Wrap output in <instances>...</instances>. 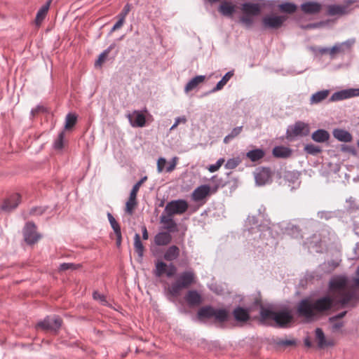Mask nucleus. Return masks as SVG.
Wrapping results in <instances>:
<instances>
[{
    "instance_id": "5",
    "label": "nucleus",
    "mask_w": 359,
    "mask_h": 359,
    "mask_svg": "<svg viewBox=\"0 0 359 359\" xmlns=\"http://www.w3.org/2000/svg\"><path fill=\"white\" fill-rule=\"evenodd\" d=\"M241 22H254L259 17L269 15V0L245 2L241 5Z\"/></svg>"
},
{
    "instance_id": "49",
    "label": "nucleus",
    "mask_w": 359,
    "mask_h": 359,
    "mask_svg": "<svg viewBox=\"0 0 359 359\" xmlns=\"http://www.w3.org/2000/svg\"><path fill=\"white\" fill-rule=\"evenodd\" d=\"M241 163V160L238 157L232 158L227 161L224 164L226 169H233Z\"/></svg>"
},
{
    "instance_id": "42",
    "label": "nucleus",
    "mask_w": 359,
    "mask_h": 359,
    "mask_svg": "<svg viewBox=\"0 0 359 359\" xmlns=\"http://www.w3.org/2000/svg\"><path fill=\"white\" fill-rule=\"evenodd\" d=\"M167 264L163 262H158L155 264V269L154 271L156 277H161L166 273Z\"/></svg>"
},
{
    "instance_id": "6",
    "label": "nucleus",
    "mask_w": 359,
    "mask_h": 359,
    "mask_svg": "<svg viewBox=\"0 0 359 359\" xmlns=\"http://www.w3.org/2000/svg\"><path fill=\"white\" fill-rule=\"evenodd\" d=\"M195 280V273L189 270L181 273L178 278L171 283L166 289V296L170 301H173L172 298L180 295L183 289L188 288Z\"/></svg>"
},
{
    "instance_id": "62",
    "label": "nucleus",
    "mask_w": 359,
    "mask_h": 359,
    "mask_svg": "<svg viewBox=\"0 0 359 359\" xmlns=\"http://www.w3.org/2000/svg\"><path fill=\"white\" fill-rule=\"evenodd\" d=\"M166 163H167L166 160L164 158H160L158 159V161H157L156 168H157V172L158 173H161L163 171L164 167L166 165Z\"/></svg>"
},
{
    "instance_id": "64",
    "label": "nucleus",
    "mask_w": 359,
    "mask_h": 359,
    "mask_svg": "<svg viewBox=\"0 0 359 359\" xmlns=\"http://www.w3.org/2000/svg\"><path fill=\"white\" fill-rule=\"evenodd\" d=\"M346 313V311H341L340 313H338L337 314L331 316L328 318L329 322H334L337 320H339V319L342 318Z\"/></svg>"
},
{
    "instance_id": "63",
    "label": "nucleus",
    "mask_w": 359,
    "mask_h": 359,
    "mask_svg": "<svg viewBox=\"0 0 359 359\" xmlns=\"http://www.w3.org/2000/svg\"><path fill=\"white\" fill-rule=\"evenodd\" d=\"M277 344L279 346H294L295 345V341L292 339H281L277 341Z\"/></svg>"
},
{
    "instance_id": "7",
    "label": "nucleus",
    "mask_w": 359,
    "mask_h": 359,
    "mask_svg": "<svg viewBox=\"0 0 359 359\" xmlns=\"http://www.w3.org/2000/svg\"><path fill=\"white\" fill-rule=\"evenodd\" d=\"M261 319L273 320L277 326L281 328H285L292 320V315L287 309H283L279 311H273L269 309L261 308L259 311Z\"/></svg>"
},
{
    "instance_id": "44",
    "label": "nucleus",
    "mask_w": 359,
    "mask_h": 359,
    "mask_svg": "<svg viewBox=\"0 0 359 359\" xmlns=\"http://www.w3.org/2000/svg\"><path fill=\"white\" fill-rule=\"evenodd\" d=\"M77 121V116L74 114H68L65 117V129L69 130L74 127Z\"/></svg>"
},
{
    "instance_id": "53",
    "label": "nucleus",
    "mask_w": 359,
    "mask_h": 359,
    "mask_svg": "<svg viewBox=\"0 0 359 359\" xmlns=\"http://www.w3.org/2000/svg\"><path fill=\"white\" fill-rule=\"evenodd\" d=\"M136 205V197L133 198H131V195L129 196V199L126 203V212L129 214L132 215L133 212V208Z\"/></svg>"
},
{
    "instance_id": "57",
    "label": "nucleus",
    "mask_w": 359,
    "mask_h": 359,
    "mask_svg": "<svg viewBox=\"0 0 359 359\" xmlns=\"http://www.w3.org/2000/svg\"><path fill=\"white\" fill-rule=\"evenodd\" d=\"M224 158H221L218 159L215 164H212V165H209V167H208L209 172H216L221 167V165L224 163Z\"/></svg>"
},
{
    "instance_id": "25",
    "label": "nucleus",
    "mask_w": 359,
    "mask_h": 359,
    "mask_svg": "<svg viewBox=\"0 0 359 359\" xmlns=\"http://www.w3.org/2000/svg\"><path fill=\"white\" fill-rule=\"evenodd\" d=\"M184 299L189 306H197L202 302L201 294L194 290L188 291L184 296Z\"/></svg>"
},
{
    "instance_id": "50",
    "label": "nucleus",
    "mask_w": 359,
    "mask_h": 359,
    "mask_svg": "<svg viewBox=\"0 0 359 359\" xmlns=\"http://www.w3.org/2000/svg\"><path fill=\"white\" fill-rule=\"evenodd\" d=\"M337 216L336 212L332 211H320L318 212V217L320 219H323L325 220H328L330 219L334 218Z\"/></svg>"
},
{
    "instance_id": "11",
    "label": "nucleus",
    "mask_w": 359,
    "mask_h": 359,
    "mask_svg": "<svg viewBox=\"0 0 359 359\" xmlns=\"http://www.w3.org/2000/svg\"><path fill=\"white\" fill-rule=\"evenodd\" d=\"M188 203L184 199H177L169 201L165 208L163 214L172 216L181 215L187 212Z\"/></svg>"
},
{
    "instance_id": "12",
    "label": "nucleus",
    "mask_w": 359,
    "mask_h": 359,
    "mask_svg": "<svg viewBox=\"0 0 359 359\" xmlns=\"http://www.w3.org/2000/svg\"><path fill=\"white\" fill-rule=\"evenodd\" d=\"M62 319L56 315L48 316L36 324V327L42 330L57 332L62 326Z\"/></svg>"
},
{
    "instance_id": "10",
    "label": "nucleus",
    "mask_w": 359,
    "mask_h": 359,
    "mask_svg": "<svg viewBox=\"0 0 359 359\" xmlns=\"http://www.w3.org/2000/svg\"><path fill=\"white\" fill-rule=\"evenodd\" d=\"M309 125L304 121H298L290 125L286 130V138L292 141L297 137H306L309 134Z\"/></svg>"
},
{
    "instance_id": "39",
    "label": "nucleus",
    "mask_w": 359,
    "mask_h": 359,
    "mask_svg": "<svg viewBox=\"0 0 359 359\" xmlns=\"http://www.w3.org/2000/svg\"><path fill=\"white\" fill-rule=\"evenodd\" d=\"M134 248L140 258H142L144 255V247L140 241L139 233H136L134 236Z\"/></svg>"
},
{
    "instance_id": "36",
    "label": "nucleus",
    "mask_w": 359,
    "mask_h": 359,
    "mask_svg": "<svg viewBox=\"0 0 359 359\" xmlns=\"http://www.w3.org/2000/svg\"><path fill=\"white\" fill-rule=\"evenodd\" d=\"M265 155V151L263 149L257 148L250 150L247 153V157L252 161L256 162L261 158H263Z\"/></svg>"
},
{
    "instance_id": "41",
    "label": "nucleus",
    "mask_w": 359,
    "mask_h": 359,
    "mask_svg": "<svg viewBox=\"0 0 359 359\" xmlns=\"http://www.w3.org/2000/svg\"><path fill=\"white\" fill-rule=\"evenodd\" d=\"M339 265V262L334 260L328 261L327 262H323L320 265V268L322 270L327 273H331Z\"/></svg>"
},
{
    "instance_id": "13",
    "label": "nucleus",
    "mask_w": 359,
    "mask_h": 359,
    "mask_svg": "<svg viewBox=\"0 0 359 359\" xmlns=\"http://www.w3.org/2000/svg\"><path fill=\"white\" fill-rule=\"evenodd\" d=\"M323 8L324 5L316 1H305L299 7L304 15L309 16L318 15Z\"/></svg>"
},
{
    "instance_id": "9",
    "label": "nucleus",
    "mask_w": 359,
    "mask_h": 359,
    "mask_svg": "<svg viewBox=\"0 0 359 359\" xmlns=\"http://www.w3.org/2000/svg\"><path fill=\"white\" fill-rule=\"evenodd\" d=\"M198 316L200 318H215V321L223 323L229 318V313L225 309H215L212 306H203L198 311Z\"/></svg>"
},
{
    "instance_id": "45",
    "label": "nucleus",
    "mask_w": 359,
    "mask_h": 359,
    "mask_svg": "<svg viewBox=\"0 0 359 359\" xmlns=\"http://www.w3.org/2000/svg\"><path fill=\"white\" fill-rule=\"evenodd\" d=\"M115 43H113L110 46H109L105 50L101 53L95 65L96 67L101 66L102 64L104 62L105 58L107 57V55L109 54L110 50H113L115 48Z\"/></svg>"
},
{
    "instance_id": "56",
    "label": "nucleus",
    "mask_w": 359,
    "mask_h": 359,
    "mask_svg": "<svg viewBox=\"0 0 359 359\" xmlns=\"http://www.w3.org/2000/svg\"><path fill=\"white\" fill-rule=\"evenodd\" d=\"M93 297L94 299L99 301L102 305H107V299H106V297L99 293L97 291H95L93 292Z\"/></svg>"
},
{
    "instance_id": "26",
    "label": "nucleus",
    "mask_w": 359,
    "mask_h": 359,
    "mask_svg": "<svg viewBox=\"0 0 359 359\" xmlns=\"http://www.w3.org/2000/svg\"><path fill=\"white\" fill-rule=\"evenodd\" d=\"M161 223L165 225V229L168 230V232H175L177 231V224L176 222L173 220L171 216L165 215L163 213L160 217Z\"/></svg>"
},
{
    "instance_id": "17",
    "label": "nucleus",
    "mask_w": 359,
    "mask_h": 359,
    "mask_svg": "<svg viewBox=\"0 0 359 359\" xmlns=\"http://www.w3.org/2000/svg\"><path fill=\"white\" fill-rule=\"evenodd\" d=\"M355 97H359V88H348L337 91L334 93L331 97L329 98V100L331 102H336Z\"/></svg>"
},
{
    "instance_id": "29",
    "label": "nucleus",
    "mask_w": 359,
    "mask_h": 359,
    "mask_svg": "<svg viewBox=\"0 0 359 359\" xmlns=\"http://www.w3.org/2000/svg\"><path fill=\"white\" fill-rule=\"evenodd\" d=\"M219 12L224 16H232L236 12V6L230 1H223L218 8Z\"/></svg>"
},
{
    "instance_id": "46",
    "label": "nucleus",
    "mask_w": 359,
    "mask_h": 359,
    "mask_svg": "<svg viewBox=\"0 0 359 359\" xmlns=\"http://www.w3.org/2000/svg\"><path fill=\"white\" fill-rule=\"evenodd\" d=\"M131 8V5L130 4H126L121 12L118 15V19L116 22H123L125 20L126 16L128 14Z\"/></svg>"
},
{
    "instance_id": "37",
    "label": "nucleus",
    "mask_w": 359,
    "mask_h": 359,
    "mask_svg": "<svg viewBox=\"0 0 359 359\" xmlns=\"http://www.w3.org/2000/svg\"><path fill=\"white\" fill-rule=\"evenodd\" d=\"M209 189L210 188L208 185H201L196 189L194 194H192V196L196 201L202 200L208 196Z\"/></svg>"
},
{
    "instance_id": "48",
    "label": "nucleus",
    "mask_w": 359,
    "mask_h": 359,
    "mask_svg": "<svg viewBox=\"0 0 359 359\" xmlns=\"http://www.w3.org/2000/svg\"><path fill=\"white\" fill-rule=\"evenodd\" d=\"M107 217H108L109 222L110 223V225L113 229V231L115 232H118L121 231L120 226L118 223L115 219L114 217L111 213H107Z\"/></svg>"
},
{
    "instance_id": "30",
    "label": "nucleus",
    "mask_w": 359,
    "mask_h": 359,
    "mask_svg": "<svg viewBox=\"0 0 359 359\" xmlns=\"http://www.w3.org/2000/svg\"><path fill=\"white\" fill-rule=\"evenodd\" d=\"M329 93L330 90L327 89L316 92L313 95H311L310 97L309 104L311 105H314L320 103L323 100L328 97Z\"/></svg>"
},
{
    "instance_id": "21",
    "label": "nucleus",
    "mask_w": 359,
    "mask_h": 359,
    "mask_svg": "<svg viewBox=\"0 0 359 359\" xmlns=\"http://www.w3.org/2000/svg\"><path fill=\"white\" fill-rule=\"evenodd\" d=\"M233 317L237 322L245 323L250 318L248 309L237 306L233 311Z\"/></svg>"
},
{
    "instance_id": "55",
    "label": "nucleus",
    "mask_w": 359,
    "mask_h": 359,
    "mask_svg": "<svg viewBox=\"0 0 359 359\" xmlns=\"http://www.w3.org/2000/svg\"><path fill=\"white\" fill-rule=\"evenodd\" d=\"M327 24H301V28L304 30L320 29Z\"/></svg>"
},
{
    "instance_id": "14",
    "label": "nucleus",
    "mask_w": 359,
    "mask_h": 359,
    "mask_svg": "<svg viewBox=\"0 0 359 359\" xmlns=\"http://www.w3.org/2000/svg\"><path fill=\"white\" fill-rule=\"evenodd\" d=\"M254 178L256 185L264 186L271 182V171L268 167L259 166L255 168Z\"/></svg>"
},
{
    "instance_id": "43",
    "label": "nucleus",
    "mask_w": 359,
    "mask_h": 359,
    "mask_svg": "<svg viewBox=\"0 0 359 359\" xmlns=\"http://www.w3.org/2000/svg\"><path fill=\"white\" fill-rule=\"evenodd\" d=\"M304 149L306 154L313 156H317L322 151V149L320 147L315 145L313 144H308L305 145Z\"/></svg>"
},
{
    "instance_id": "19",
    "label": "nucleus",
    "mask_w": 359,
    "mask_h": 359,
    "mask_svg": "<svg viewBox=\"0 0 359 359\" xmlns=\"http://www.w3.org/2000/svg\"><path fill=\"white\" fill-rule=\"evenodd\" d=\"M20 201V196L18 194H15L10 197L7 198L3 202L1 209L3 211L11 212L17 208Z\"/></svg>"
},
{
    "instance_id": "35",
    "label": "nucleus",
    "mask_w": 359,
    "mask_h": 359,
    "mask_svg": "<svg viewBox=\"0 0 359 359\" xmlns=\"http://www.w3.org/2000/svg\"><path fill=\"white\" fill-rule=\"evenodd\" d=\"M205 76L199 75L196 77L191 79L190 81L187 82L184 87V91L188 93L191 90L196 88L198 85L205 81Z\"/></svg>"
},
{
    "instance_id": "18",
    "label": "nucleus",
    "mask_w": 359,
    "mask_h": 359,
    "mask_svg": "<svg viewBox=\"0 0 359 359\" xmlns=\"http://www.w3.org/2000/svg\"><path fill=\"white\" fill-rule=\"evenodd\" d=\"M355 43V39L352 38L342 43H336L330 49V55H333L337 53H344L346 50H351V47Z\"/></svg>"
},
{
    "instance_id": "33",
    "label": "nucleus",
    "mask_w": 359,
    "mask_h": 359,
    "mask_svg": "<svg viewBox=\"0 0 359 359\" xmlns=\"http://www.w3.org/2000/svg\"><path fill=\"white\" fill-rule=\"evenodd\" d=\"M272 154L276 158H287L291 155V149L285 146H275Z\"/></svg>"
},
{
    "instance_id": "31",
    "label": "nucleus",
    "mask_w": 359,
    "mask_h": 359,
    "mask_svg": "<svg viewBox=\"0 0 359 359\" xmlns=\"http://www.w3.org/2000/svg\"><path fill=\"white\" fill-rule=\"evenodd\" d=\"M285 178L288 181V187H290L291 191L299 187L300 181L299 175L297 172H288L285 175Z\"/></svg>"
},
{
    "instance_id": "54",
    "label": "nucleus",
    "mask_w": 359,
    "mask_h": 359,
    "mask_svg": "<svg viewBox=\"0 0 359 359\" xmlns=\"http://www.w3.org/2000/svg\"><path fill=\"white\" fill-rule=\"evenodd\" d=\"M187 118L185 116H178L175 118V121H174V123L172 125V126L170 128V131H172L177 128V126L181 124H185L187 123Z\"/></svg>"
},
{
    "instance_id": "24",
    "label": "nucleus",
    "mask_w": 359,
    "mask_h": 359,
    "mask_svg": "<svg viewBox=\"0 0 359 359\" xmlns=\"http://www.w3.org/2000/svg\"><path fill=\"white\" fill-rule=\"evenodd\" d=\"M171 234L168 231L158 232L154 236V243L157 246L168 245L171 242Z\"/></svg>"
},
{
    "instance_id": "16",
    "label": "nucleus",
    "mask_w": 359,
    "mask_h": 359,
    "mask_svg": "<svg viewBox=\"0 0 359 359\" xmlns=\"http://www.w3.org/2000/svg\"><path fill=\"white\" fill-rule=\"evenodd\" d=\"M23 236L25 243L32 245L37 243L41 238V234L36 232V226L33 222H27L23 229Z\"/></svg>"
},
{
    "instance_id": "28",
    "label": "nucleus",
    "mask_w": 359,
    "mask_h": 359,
    "mask_svg": "<svg viewBox=\"0 0 359 359\" xmlns=\"http://www.w3.org/2000/svg\"><path fill=\"white\" fill-rule=\"evenodd\" d=\"M311 137L317 143H325L330 139V133L324 129H318L311 133Z\"/></svg>"
},
{
    "instance_id": "4",
    "label": "nucleus",
    "mask_w": 359,
    "mask_h": 359,
    "mask_svg": "<svg viewBox=\"0 0 359 359\" xmlns=\"http://www.w3.org/2000/svg\"><path fill=\"white\" fill-rule=\"evenodd\" d=\"M334 304L333 298L323 296L315 301H311L309 297L302 299L297 306V313L300 316L307 319L313 318L317 313L325 312L331 309Z\"/></svg>"
},
{
    "instance_id": "32",
    "label": "nucleus",
    "mask_w": 359,
    "mask_h": 359,
    "mask_svg": "<svg viewBox=\"0 0 359 359\" xmlns=\"http://www.w3.org/2000/svg\"><path fill=\"white\" fill-rule=\"evenodd\" d=\"M51 2H52V0H48L46 2V4H43L40 8V9L38 11V12L36 13V18H35L34 20L33 21V22H41V21H43L45 19V18L47 15V13L49 10Z\"/></svg>"
},
{
    "instance_id": "2",
    "label": "nucleus",
    "mask_w": 359,
    "mask_h": 359,
    "mask_svg": "<svg viewBox=\"0 0 359 359\" xmlns=\"http://www.w3.org/2000/svg\"><path fill=\"white\" fill-rule=\"evenodd\" d=\"M328 289L337 296V302L342 308H354L359 302V294L348 290V278L344 276H335L330 279Z\"/></svg>"
},
{
    "instance_id": "60",
    "label": "nucleus",
    "mask_w": 359,
    "mask_h": 359,
    "mask_svg": "<svg viewBox=\"0 0 359 359\" xmlns=\"http://www.w3.org/2000/svg\"><path fill=\"white\" fill-rule=\"evenodd\" d=\"M168 270H166V276L168 278H172L177 271L176 266L170 262L168 265H167Z\"/></svg>"
},
{
    "instance_id": "20",
    "label": "nucleus",
    "mask_w": 359,
    "mask_h": 359,
    "mask_svg": "<svg viewBox=\"0 0 359 359\" xmlns=\"http://www.w3.org/2000/svg\"><path fill=\"white\" fill-rule=\"evenodd\" d=\"M128 116L133 127L142 128L145 126L146 117L142 112L135 111Z\"/></svg>"
},
{
    "instance_id": "59",
    "label": "nucleus",
    "mask_w": 359,
    "mask_h": 359,
    "mask_svg": "<svg viewBox=\"0 0 359 359\" xmlns=\"http://www.w3.org/2000/svg\"><path fill=\"white\" fill-rule=\"evenodd\" d=\"M341 151L345 153H349L355 156L357 154L356 149L354 146L341 145Z\"/></svg>"
},
{
    "instance_id": "27",
    "label": "nucleus",
    "mask_w": 359,
    "mask_h": 359,
    "mask_svg": "<svg viewBox=\"0 0 359 359\" xmlns=\"http://www.w3.org/2000/svg\"><path fill=\"white\" fill-rule=\"evenodd\" d=\"M306 245H307L308 250L310 252H322L321 241L320 238L316 235H314L310 238V240L307 241Z\"/></svg>"
},
{
    "instance_id": "52",
    "label": "nucleus",
    "mask_w": 359,
    "mask_h": 359,
    "mask_svg": "<svg viewBox=\"0 0 359 359\" xmlns=\"http://www.w3.org/2000/svg\"><path fill=\"white\" fill-rule=\"evenodd\" d=\"M79 266V264H72V262H63L60 265L59 269L60 271H67V270H76Z\"/></svg>"
},
{
    "instance_id": "58",
    "label": "nucleus",
    "mask_w": 359,
    "mask_h": 359,
    "mask_svg": "<svg viewBox=\"0 0 359 359\" xmlns=\"http://www.w3.org/2000/svg\"><path fill=\"white\" fill-rule=\"evenodd\" d=\"M283 24H261L260 29L262 31H266L270 29H277L281 27Z\"/></svg>"
},
{
    "instance_id": "8",
    "label": "nucleus",
    "mask_w": 359,
    "mask_h": 359,
    "mask_svg": "<svg viewBox=\"0 0 359 359\" xmlns=\"http://www.w3.org/2000/svg\"><path fill=\"white\" fill-rule=\"evenodd\" d=\"M324 8H325V15L333 17L335 19L347 15L355 10L353 1L346 0H344L343 4H330L324 6Z\"/></svg>"
},
{
    "instance_id": "15",
    "label": "nucleus",
    "mask_w": 359,
    "mask_h": 359,
    "mask_svg": "<svg viewBox=\"0 0 359 359\" xmlns=\"http://www.w3.org/2000/svg\"><path fill=\"white\" fill-rule=\"evenodd\" d=\"M313 222V220H305L302 219L299 221V224H296L292 222L282 223L281 229L284 231V233L290 236L292 238L302 237V229L301 226H304L306 223Z\"/></svg>"
},
{
    "instance_id": "3",
    "label": "nucleus",
    "mask_w": 359,
    "mask_h": 359,
    "mask_svg": "<svg viewBox=\"0 0 359 359\" xmlns=\"http://www.w3.org/2000/svg\"><path fill=\"white\" fill-rule=\"evenodd\" d=\"M269 15L262 18L260 22H285L299 10V6L290 0H269Z\"/></svg>"
},
{
    "instance_id": "23",
    "label": "nucleus",
    "mask_w": 359,
    "mask_h": 359,
    "mask_svg": "<svg viewBox=\"0 0 359 359\" xmlns=\"http://www.w3.org/2000/svg\"><path fill=\"white\" fill-rule=\"evenodd\" d=\"M180 255V249L176 245H170L165 251L163 259L169 262L175 261Z\"/></svg>"
},
{
    "instance_id": "61",
    "label": "nucleus",
    "mask_w": 359,
    "mask_h": 359,
    "mask_svg": "<svg viewBox=\"0 0 359 359\" xmlns=\"http://www.w3.org/2000/svg\"><path fill=\"white\" fill-rule=\"evenodd\" d=\"M46 208L43 207H34L30 210L29 214L32 215H42L46 212Z\"/></svg>"
},
{
    "instance_id": "47",
    "label": "nucleus",
    "mask_w": 359,
    "mask_h": 359,
    "mask_svg": "<svg viewBox=\"0 0 359 359\" xmlns=\"http://www.w3.org/2000/svg\"><path fill=\"white\" fill-rule=\"evenodd\" d=\"M64 139H65V132L61 131L58 135V137L56 139L55 142H53V148H55L56 149H62L63 145H64Z\"/></svg>"
},
{
    "instance_id": "34",
    "label": "nucleus",
    "mask_w": 359,
    "mask_h": 359,
    "mask_svg": "<svg viewBox=\"0 0 359 359\" xmlns=\"http://www.w3.org/2000/svg\"><path fill=\"white\" fill-rule=\"evenodd\" d=\"M233 76V72L232 71L227 72L222 78L220 81H219L215 87L211 89L209 91V93H214L218 90L222 89L224 85L228 82L231 77Z\"/></svg>"
},
{
    "instance_id": "1",
    "label": "nucleus",
    "mask_w": 359,
    "mask_h": 359,
    "mask_svg": "<svg viewBox=\"0 0 359 359\" xmlns=\"http://www.w3.org/2000/svg\"><path fill=\"white\" fill-rule=\"evenodd\" d=\"M266 208L261 205L257 210V216H249L245 226L248 227L245 235L253 248H264V246H273L276 240L272 233L275 225L270 226V220L265 214Z\"/></svg>"
},
{
    "instance_id": "40",
    "label": "nucleus",
    "mask_w": 359,
    "mask_h": 359,
    "mask_svg": "<svg viewBox=\"0 0 359 359\" xmlns=\"http://www.w3.org/2000/svg\"><path fill=\"white\" fill-rule=\"evenodd\" d=\"M243 130V126L236 127L231 130V132L226 135L224 139V144H229L233 139H235Z\"/></svg>"
},
{
    "instance_id": "51",
    "label": "nucleus",
    "mask_w": 359,
    "mask_h": 359,
    "mask_svg": "<svg viewBox=\"0 0 359 359\" xmlns=\"http://www.w3.org/2000/svg\"><path fill=\"white\" fill-rule=\"evenodd\" d=\"M147 180V177L145 176L133 185V189L130 194V195H131L132 198L137 196V193L141 184H142L144 183V182L146 181Z\"/></svg>"
},
{
    "instance_id": "22",
    "label": "nucleus",
    "mask_w": 359,
    "mask_h": 359,
    "mask_svg": "<svg viewBox=\"0 0 359 359\" xmlns=\"http://www.w3.org/2000/svg\"><path fill=\"white\" fill-rule=\"evenodd\" d=\"M332 134L334 138L341 142L348 143L353 140V135L348 130L336 128L332 131Z\"/></svg>"
},
{
    "instance_id": "38",
    "label": "nucleus",
    "mask_w": 359,
    "mask_h": 359,
    "mask_svg": "<svg viewBox=\"0 0 359 359\" xmlns=\"http://www.w3.org/2000/svg\"><path fill=\"white\" fill-rule=\"evenodd\" d=\"M316 335L317 339L318 340V346L320 348H323L327 346H333V343L332 341H326L325 334L322 328H317L316 330Z\"/></svg>"
}]
</instances>
